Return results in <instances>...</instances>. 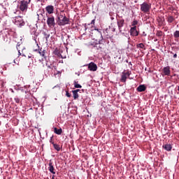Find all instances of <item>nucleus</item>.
<instances>
[{
	"label": "nucleus",
	"instance_id": "f257e3e1",
	"mask_svg": "<svg viewBox=\"0 0 179 179\" xmlns=\"http://www.w3.org/2000/svg\"><path fill=\"white\" fill-rule=\"evenodd\" d=\"M31 2V0H22L19 3L18 9L21 12H27L29 9V4Z\"/></svg>",
	"mask_w": 179,
	"mask_h": 179
},
{
	"label": "nucleus",
	"instance_id": "f03ea898",
	"mask_svg": "<svg viewBox=\"0 0 179 179\" xmlns=\"http://www.w3.org/2000/svg\"><path fill=\"white\" fill-rule=\"evenodd\" d=\"M59 26H65L66 24H69V23H71L69 18L66 17L65 15H64L62 14L59 16Z\"/></svg>",
	"mask_w": 179,
	"mask_h": 179
},
{
	"label": "nucleus",
	"instance_id": "7ed1b4c3",
	"mask_svg": "<svg viewBox=\"0 0 179 179\" xmlns=\"http://www.w3.org/2000/svg\"><path fill=\"white\" fill-rule=\"evenodd\" d=\"M151 8L152 5L146 2H143L142 4H141V10L143 13H149V12H150Z\"/></svg>",
	"mask_w": 179,
	"mask_h": 179
},
{
	"label": "nucleus",
	"instance_id": "20e7f679",
	"mask_svg": "<svg viewBox=\"0 0 179 179\" xmlns=\"http://www.w3.org/2000/svg\"><path fill=\"white\" fill-rule=\"evenodd\" d=\"M46 23L50 29H52V27H55V17L52 15L48 16Z\"/></svg>",
	"mask_w": 179,
	"mask_h": 179
},
{
	"label": "nucleus",
	"instance_id": "39448f33",
	"mask_svg": "<svg viewBox=\"0 0 179 179\" xmlns=\"http://www.w3.org/2000/svg\"><path fill=\"white\" fill-rule=\"evenodd\" d=\"M124 23H125V20H124V19L118 20L117 22V24L118 26V29L120 33L124 34V31H127V29H125V28H124Z\"/></svg>",
	"mask_w": 179,
	"mask_h": 179
},
{
	"label": "nucleus",
	"instance_id": "423d86ee",
	"mask_svg": "<svg viewBox=\"0 0 179 179\" xmlns=\"http://www.w3.org/2000/svg\"><path fill=\"white\" fill-rule=\"evenodd\" d=\"M15 24L18 26V27H22L24 24V21H23V18L21 16H17L15 18Z\"/></svg>",
	"mask_w": 179,
	"mask_h": 179
},
{
	"label": "nucleus",
	"instance_id": "0eeeda50",
	"mask_svg": "<svg viewBox=\"0 0 179 179\" xmlns=\"http://www.w3.org/2000/svg\"><path fill=\"white\" fill-rule=\"evenodd\" d=\"M111 31L114 33V31H115V28L109 27L106 29L105 31H103L106 38H111V37H113V34H111Z\"/></svg>",
	"mask_w": 179,
	"mask_h": 179
},
{
	"label": "nucleus",
	"instance_id": "6e6552de",
	"mask_svg": "<svg viewBox=\"0 0 179 179\" xmlns=\"http://www.w3.org/2000/svg\"><path fill=\"white\" fill-rule=\"evenodd\" d=\"M86 66H88V69L91 72H96V71H97V64L93 62H91L90 64H87Z\"/></svg>",
	"mask_w": 179,
	"mask_h": 179
},
{
	"label": "nucleus",
	"instance_id": "1a4fd4ad",
	"mask_svg": "<svg viewBox=\"0 0 179 179\" xmlns=\"http://www.w3.org/2000/svg\"><path fill=\"white\" fill-rule=\"evenodd\" d=\"M34 51L35 52H38V54H40V56L43 57L44 59H47V55H45L47 54V50L43 49H35L34 50Z\"/></svg>",
	"mask_w": 179,
	"mask_h": 179
},
{
	"label": "nucleus",
	"instance_id": "9d476101",
	"mask_svg": "<svg viewBox=\"0 0 179 179\" xmlns=\"http://www.w3.org/2000/svg\"><path fill=\"white\" fill-rule=\"evenodd\" d=\"M130 76H131V73L129 71L122 72V74L120 78V82L125 83V82H127V78H129Z\"/></svg>",
	"mask_w": 179,
	"mask_h": 179
},
{
	"label": "nucleus",
	"instance_id": "9b49d317",
	"mask_svg": "<svg viewBox=\"0 0 179 179\" xmlns=\"http://www.w3.org/2000/svg\"><path fill=\"white\" fill-rule=\"evenodd\" d=\"M48 69L51 71V73H54V75H58L61 73L59 71H57V66H48Z\"/></svg>",
	"mask_w": 179,
	"mask_h": 179
},
{
	"label": "nucleus",
	"instance_id": "f8f14e48",
	"mask_svg": "<svg viewBox=\"0 0 179 179\" xmlns=\"http://www.w3.org/2000/svg\"><path fill=\"white\" fill-rule=\"evenodd\" d=\"M163 73L164 76H170V73H171V71H170V66H167L164 67L163 69Z\"/></svg>",
	"mask_w": 179,
	"mask_h": 179
},
{
	"label": "nucleus",
	"instance_id": "ddd939ff",
	"mask_svg": "<svg viewBox=\"0 0 179 179\" xmlns=\"http://www.w3.org/2000/svg\"><path fill=\"white\" fill-rule=\"evenodd\" d=\"M130 34L131 36H139V32H138V30H136V26H134L131 28Z\"/></svg>",
	"mask_w": 179,
	"mask_h": 179
},
{
	"label": "nucleus",
	"instance_id": "4468645a",
	"mask_svg": "<svg viewBox=\"0 0 179 179\" xmlns=\"http://www.w3.org/2000/svg\"><path fill=\"white\" fill-rule=\"evenodd\" d=\"M45 10L49 15H52V13H54V6L49 5L46 6Z\"/></svg>",
	"mask_w": 179,
	"mask_h": 179
},
{
	"label": "nucleus",
	"instance_id": "2eb2a0df",
	"mask_svg": "<svg viewBox=\"0 0 179 179\" xmlns=\"http://www.w3.org/2000/svg\"><path fill=\"white\" fill-rule=\"evenodd\" d=\"M48 170H49L50 173H52V174H55V169L54 168V165L52 164V161L49 162Z\"/></svg>",
	"mask_w": 179,
	"mask_h": 179
},
{
	"label": "nucleus",
	"instance_id": "dca6fc26",
	"mask_svg": "<svg viewBox=\"0 0 179 179\" xmlns=\"http://www.w3.org/2000/svg\"><path fill=\"white\" fill-rule=\"evenodd\" d=\"M157 20L160 27H162V26H164V22H165L164 17H158Z\"/></svg>",
	"mask_w": 179,
	"mask_h": 179
},
{
	"label": "nucleus",
	"instance_id": "f3484780",
	"mask_svg": "<svg viewBox=\"0 0 179 179\" xmlns=\"http://www.w3.org/2000/svg\"><path fill=\"white\" fill-rule=\"evenodd\" d=\"M163 149H165V150H167V152H171V150L173 149V146L171 145V144H165L162 145Z\"/></svg>",
	"mask_w": 179,
	"mask_h": 179
},
{
	"label": "nucleus",
	"instance_id": "a211bd4d",
	"mask_svg": "<svg viewBox=\"0 0 179 179\" xmlns=\"http://www.w3.org/2000/svg\"><path fill=\"white\" fill-rule=\"evenodd\" d=\"M137 92H142L146 90V86L145 85H141L136 88Z\"/></svg>",
	"mask_w": 179,
	"mask_h": 179
},
{
	"label": "nucleus",
	"instance_id": "6ab92c4d",
	"mask_svg": "<svg viewBox=\"0 0 179 179\" xmlns=\"http://www.w3.org/2000/svg\"><path fill=\"white\" fill-rule=\"evenodd\" d=\"M54 132L56 135H61L62 134V129H58L57 127H54Z\"/></svg>",
	"mask_w": 179,
	"mask_h": 179
},
{
	"label": "nucleus",
	"instance_id": "aec40b11",
	"mask_svg": "<svg viewBox=\"0 0 179 179\" xmlns=\"http://www.w3.org/2000/svg\"><path fill=\"white\" fill-rule=\"evenodd\" d=\"M166 20H167L168 23H173V22H174V20H176V18H174V17L171 15L167 17Z\"/></svg>",
	"mask_w": 179,
	"mask_h": 179
},
{
	"label": "nucleus",
	"instance_id": "412c9836",
	"mask_svg": "<svg viewBox=\"0 0 179 179\" xmlns=\"http://www.w3.org/2000/svg\"><path fill=\"white\" fill-rule=\"evenodd\" d=\"M52 145H53L54 149L57 150V152H59L61 150V147H59V145L55 144V143H52Z\"/></svg>",
	"mask_w": 179,
	"mask_h": 179
},
{
	"label": "nucleus",
	"instance_id": "4be33fe9",
	"mask_svg": "<svg viewBox=\"0 0 179 179\" xmlns=\"http://www.w3.org/2000/svg\"><path fill=\"white\" fill-rule=\"evenodd\" d=\"M73 93V97L74 100H77V99H79V94L78 92H75V91H72Z\"/></svg>",
	"mask_w": 179,
	"mask_h": 179
},
{
	"label": "nucleus",
	"instance_id": "5701e85b",
	"mask_svg": "<svg viewBox=\"0 0 179 179\" xmlns=\"http://www.w3.org/2000/svg\"><path fill=\"white\" fill-rule=\"evenodd\" d=\"M136 48H142L143 50H146V48H145V44H143V43L137 44Z\"/></svg>",
	"mask_w": 179,
	"mask_h": 179
},
{
	"label": "nucleus",
	"instance_id": "b1692460",
	"mask_svg": "<svg viewBox=\"0 0 179 179\" xmlns=\"http://www.w3.org/2000/svg\"><path fill=\"white\" fill-rule=\"evenodd\" d=\"M74 87H76V89H82V85H80V84H78V83H76V81H74Z\"/></svg>",
	"mask_w": 179,
	"mask_h": 179
},
{
	"label": "nucleus",
	"instance_id": "393cba45",
	"mask_svg": "<svg viewBox=\"0 0 179 179\" xmlns=\"http://www.w3.org/2000/svg\"><path fill=\"white\" fill-rule=\"evenodd\" d=\"M173 37L175 38H179V31H176L174 33H173Z\"/></svg>",
	"mask_w": 179,
	"mask_h": 179
},
{
	"label": "nucleus",
	"instance_id": "a878e982",
	"mask_svg": "<svg viewBox=\"0 0 179 179\" xmlns=\"http://www.w3.org/2000/svg\"><path fill=\"white\" fill-rule=\"evenodd\" d=\"M156 36H157V37H162V36H163V32L162 31H157Z\"/></svg>",
	"mask_w": 179,
	"mask_h": 179
},
{
	"label": "nucleus",
	"instance_id": "bb28decb",
	"mask_svg": "<svg viewBox=\"0 0 179 179\" xmlns=\"http://www.w3.org/2000/svg\"><path fill=\"white\" fill-rule=\"evenodd\" d=\"M99 44H100V41H97L95 43H90V45H92L93 47H97V45H99Z\"/></svg>",
	"mask_w": 179,
	"mask_h": 179
},
{
	"label": "nucleus",
	"instance_id": "cd10ccee",
	"mask_svg": "<svg viewBox=\"0 0 179 179\" xmlns=\"http://www.w3.org/2000/svg\"><path fill=\"white\" fill-rule=\"evenodd\" d=\"M55 55H59V50L58 49H55L54 51Z\"/></svg>",
	"mask_w": 179,
	"mask_h": 179
},
{
	"label": "nucleus",
	"instance_id": "c85d7f7f",
	"mask_svg": "<svg viewBox=\"0 0 179 179\" xmlns=\"http://www.w3.org/2000/svg\"><path fill=\"white\" fill-rule=\"evenodd\" d=\"M14 100L15 103H20V99H19L18 97H15Z\"/></svg>",
	"mask_w": 179,
	"mask_h": 179
},
{
	"label": "nucleus",
	"instance_id": "c756f323",
	"mask_svg": "<svg viewBox=\"0 0 179 179\" xmlns=\"http://www.w3.org/2000/svg\"><path fill=\"white\" fill-rule=\"evenodd\" d=\"M89 26L91 25L92 27L94 26V20H92L90 24H88Z\"/></svg>",
	"mask_w": 179,
	"mask_h": 179
},
{
	"label": "nucleus",
	"instance_id": "7c9ffc66",
	"mask_svg": "<svg viewBox=\"0 0 179 179\" xmlns=\"http://www.w3.org/2000/svg\"><path fill=\"white\" fill-rule=\"evenodd\" d=\"M66 97H71L72 94H71L69 91H66Z\"/></svg>",
	"mask_w": 179,
	"mask_h": 179
},
{
	"label": "nucleus",
	"instance_id": "2f4dec72",
	"mask_svg": "<svg viewBox=\"0 0 179 179\" xmlns=\"http://www.w3.org/2000/svg\"><path fill=\"white\" fill-rule=\"evenodd\" d=\"M136 24H138V21L136 20L133 21L132 26H134H134H136Z\"/></svg>",
	"mask_w": 179,
	"mask_h": 179
},
{
	"label": "nucleus",
	"instance_id": "473e14b6",
	"mask_svg": "<svg viewBox=\"0 0 179 179\" xmlns=\"http://www.w3.org/2000/svg\"><path fill=\"white\" fill-rule=\"evenodd\" d=\"M36 29H31V34H36Z\"/></svg>",
	"mask_w": 179,
	"mask_h": 179
},
{
	"label": "nucleus",
	"instance_id": "72a5a7b5",
	"mask_svg": "<svg viewBox=\"0 0 179 179\" xmlns=\"http://www.w3.org/2000/svg\"><path fill=\"white\" fill-rule=\"evenodd\" d=\"M52 138H54V136H52V137H50V143H52H52H54V142L52 141Z\"/></svg>",
	"mask_w": 179,
	"mask_h": 179
},
{
	"label": "nucleus",
	"instance_id": "f704fd0d",
	"mask_svg": "<svg viewBox=\"0 0 179 179\" xmlns=\"http://www.w3.org/2000/svg\"><path fill=\"white\" fill-rule=\"evenodd\" d=\"M73 92H75L76 93H78V92H80V90H79V89L75 90H73Z\"/></svg>",
	"mask_w": 179,
	"mask_h": 179
},
{
	"label": "nucleus",
	"instance_id": "c9c22d12",
	"mask_svg": "<svg viewBox=\"0 0 179 179\" xmlns=\"http://www.w3.org/2000/svg\"><path fill=\"white\" fill-rule=\"evenodd\" d=\"M19 47H20V43H17V50H19Z\"/></svg>",
	"mask_w": 179,
	"mask_h": 179
},
{
	"label": "nucleus",
	"instance_id": "e433bc0d",
	"mask_svg": "<svg viewBox=\"0 0 179 179\" xmlns=\"http://www.w3.org/2000/svg\"><path fill=\"white\" fill-rule=\"evenodd\" d=\"M35 2H43V0H35Z\"/></svg>",
	"mask_w": 179,
	"mask_h": 179
},
{
	"label": "nucleus",
	"instance_id": "4c0bfd02",
	"mask_svg": "<svg viewBox=\"0 0 179 179\" xmlns=\"http://www.w3.org/2000/svg\"><path fill=\"white\" fill-rule=\"evenodd\" d=\"M177 57V54H174L173 55V58H176Z\"/></svg>",
	"mask_w": 179,
	"mask_h": 179
},
{
	"label": "nucleus",
	"instance_id": "58836bf2",
	"mask_svg": "<svg viewBox=\"0 0 179 179\" xmlns=\"http://www.w3.org/2000/svg\"><path fill=\"white\" fill-rule=\"evenodd\" d=\"M19 55H22V53H20V50H18Z\"/></svg>",
	"mask_w": 179,
	"mask_h": 179
},
{
	"label": "nucleus",
	"instance_id": "ea45409f",
	"mask_svg": "<svg viewBox=\"0 0 179 179\" xmlns=\"http://www.w3.org/2000/svg\"><path fill=\"white\" fill-rule=\"evenodd\" d=\"M54 178H55V176L53 175V176H52V179H54Z\"/></svg>",
	"mask_w": 179,
	"mask_h": 179
},
{
	"label": "nucleus",
	"instance_id": "a19ab883",
	"mask_svg": "<svg viewBox=\"0 0 179 179\" xmlns=\"http://www.w3.org/2000/svg\"><path fill=\"white\" fill-rule=\"evenodd\" d=\"M129 65H132V63L131 62H129Z\"/></svg>",
	"mask_w": 179,
	"mask_h": 179
},
{
	"label": "nucleus",
	"instance_id": "79ce46f5",
	"mask_svg": "<svg viewBox=\"0 0 179 179\" xmlns=\"http://www.w3.org/2000/svg\"><path fill=\"white\" fill-rule=\"evenodd\" d=\"M85 30L87 29V28H86V24H85Z\"/></svg>",
	"mask_w": 179,
	"mask_h": 179
},
{
	"label": "nucleus",
	"instance_id": "37998d69",
	"mask_svg": "<svg viewBox=\"0 0 179 179\" xmlns=\"http://www.w3.org/2000/svg\"><path fill=\"white\" fill-rule=\"evenodd\" d=\"M22 56H23V57H26V55H24V54H22Z\"/></svg>",
	"mask_w": 179,
	"mask_h": 179
},
{
	"label": "nucleus",
	"instance_id": "c03bdc74",
	"mask_svg": "<svg viewBox=\"0 0 179 179\" xmlns=\"http://www.w3.org/2000/svg\"><path fill=\"white\" fill-rule=\"evenodd\" d=\"M152 51H155V49H152Z\"/></svg>",
	"mask_w": 179,
	"mask_h": 179
},
{
	"label": "nucleus",
	"instance_id": "a18cd8bd",
	"mask_svg": "<svg viewBox=\"0 0 179 179\" xmlns=\"http://www.w3.org/2000/svg\"><path fill=\"white\" fill-rule=\"evenodd\" d=\"M126 62L128 63V60H126Z\"/></svg>",
	"mask_w": 179,
	"mask_h": 179
},
{
	"label": "nucleus",
	"instance_id": "49530a36",
	"mask_svg": "<svg viewBox=\"0 0 179 179\" xmlns=\"http://www.w3.org/2000/svg\"><path fill=\"white\" fill-rule=\"evenodd\" d=\"M171 54H173V52H171Z\"/></svg>",
	"mask_w": 179,
	"mask_h": 179
},
{
	"label": "nucleus",
	"instance_id": "de8ad7c7",
	"mask_svg": "<svg viewBox=\"0 0 179 179\" xmlns=\"http://www.w3.org/2000/svg\"><path fill=\"white\" fill-rule=\"evenodd\" d=\"M99 48H101V47H99Z\"/></svg>",
	"mask_w": 179,
	"mask_h": 179
},
{
	"label": "nucleus",
	"instance_id": "09e8293b",
	"mask_svg": "<svg viewBox=\"0 0 179 179\" xmlns=\"http://www.w3.org/2000/svg\"><path fill=\"white\" fill-rule=\"evenodd\" d=\"M178 2H179V0H178Z\"/></svg>",
	"mask_w": 179,
	"mask_h": 179
}]
</instances>
